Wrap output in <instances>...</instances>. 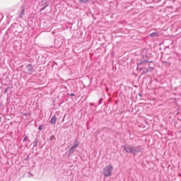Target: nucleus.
<instances>
[{
    "instance_id": "1",
    "label": "nucleus",
    "mask_w": 181,
    "mask_h": 181,
    "mask_svg": "<svg viewBox=\"0 0 181 181\" xmlns=\"http://www.w3.org/2000/svg\"><path fill=\"white\" fill-rule=\"evenodd\" d=\"M122 148H123L126 153H132V155H136L142 151V147H141V146H122Z\"/></svg>"
},
{
    "instance_id": "2",
    "label": "nucleus",
    "mask_w": 181,
    "mask_h": 181,
    "mask_svg": "<svg viewBox=\"0 0 181 181\" xmlns=\"http://www.w3.org/2000/svg\"><path fill=\"white\" fill-rule=\"evenodd\" d=\"M114 167H112L111 165H109L103 168V175H105V177H108L111 176Z\"/></svg>"
},
{
    "instance_id": "3",
    "label": "nucleus",
    "mask_w": 181,
    "mask_h": 181,
    "mask_svg": "<svg viewBox=\"0 0 181 181\" xmlns=\"http://www.w3.org/2000/svg\"><path fill=\"white\" fill-rule=\"evenodd\" d=\"M24 71L26 74H32L33 73H35L36 70L33 68V65L32 64H28L25 66Z\"/></svg>"
},
{
    "instance_id": "4",
    "label": "nucleus",
    "mask_w": 181,
    "mask_h": 181,
    "mask_svg": "<svg viewBox=\"0 0 181 181\" xmlns=\"http://www.w3.org/2000/svg\"><path fill=\"white\" fill-rule=\"evenodd\" d=\"M145 63H149V61L144 60V61H141V62L137 63V70H139L140 71H141V70H144V68L140 67L139 66H141V64H145Z\"/></svg>"
},
{
    "instance_id": "5",
    "label": "nucleus",
    "mask_w": 181,
    "mask_h": 181,
    "mask_svg": "<svg viewBox=\"0 0 181 181\" xmlns=\"http://www.w3.org/2000/svg\"><path fill=\"white\" fill-rule=\"evenodd\" d=\"M25 16V6H22L20 10V13L18 15V18L22 19Z\"/></svg>"
},
{
    "instance_id": "6",
    "label": "nucleus",
    "mask_w": 181,
    "mask_h": 181,
    "mask_svg": "<svg viewBox=\"0 0 181 181\" xmlns=\"http://www.w3.org/2000/svg\"><path fill=\"white\" fill-rule=\"evenodd\" d=\"M57 121V118L56 117V115H54V116L52 117L49 122H50L51 125H54L56 124Z\"/></svg>"
},
{
    "instance_id": "7",
    "label": "nucleus",
    "mask_w": 181,
    "mask_h": 181,
    "mask_svg": "<svg viewBox=\"0 0 181 181\" xmlns=\"http://www.w3.org/2000/svg\"><path fill=\"white\" fill-rule=\"evenodd\" d=\"M76 147H74V146H72V147H71L69 148V151H68V156H70L71 155H73V153H74V151H76Z\"/></svg>"
},
{
    "instance_id": "8",
    "label": "nucleus",
    "mask_w": 181,
    "mask_h": 181,
    "mask_svg": "<svg viewBox=\"0 0 181 181\" xmlns=\"http://www.w3.org/2000/svg\"><path fill=\"white\" fill-rule=\"evenodd\" d=\"M150 37H159V33L155 32V33H151L149 35Z\"/></svg>"
},
{
    "instance_id": "9",
    "label": "nucleus",
    "mask_w": 181,
    "mask_h": 181,
    "mask_svg": "<svg viewBox=\"0 0 181 181\" xmlns=\"http://www.w3.org/2000/svg\"><path fill=\"white\" fill-rule=\"evenodd\" d=\"M37 144H39V138L36 137V138L34 139L33 148H36V146H37Z\"/></svg>"
},
{
    "instance_id": "10",
    "label": "nucleus",
    "mask_w": 181,
    "mask_h": 181,
    "mask_svg": "<svg viewBox=\"0 0 181 181\" xmlns=\"http://www.w3.org/2000/svg\"><path fill=\"white\" fill-rule=\"evenodd\" d=\"M78 144H79L78 140H77V139H75V140H74V145H73L74 148H77L78 147Z\"/></svg>"
},
{
    "instance_id": "11",
    "label": "nucleus",
    "mask_w": 181,
    "mask_h": 181,
    "mask_svg": "<svg viewBox=\"0 0 181 181\" xmlns=\"http://www.w3.org/2000/svg\"><path fill=\"white\" fill-rule=\"evenodd\" d=\"M88 0H79V4H87Z\"/></svg>"
},
{
    "instance_id": "12",
    "label": "nucleus",
    "mask_w": 181,
    "mask_h": 181,
    "mask_svg": "<svg viewBox=\"0 0 181 181\" xmlns=\"http://www.w3.org/2000/svg\"><path fill=\"white\" fill-rule=\"evenodd\" d=\"M42 5H44L45 8H47L49 6V1L44 2Z\"/></svg>"
},
{
    "instance_id": "13",
    "label": "nucleus",
    "mask_w": 181,
    "mask_h": 181,
    "mask_svg": "<svg viewBox=\"0 0 181 181\" xmlns=\"http://www.w3.org/2000/svg\"><path fill=\"white\" fill-rule=\"evenodd\" d=\"M146 73H149V70H147L146 69H144L143 70L142 74H146Z\"/></svg>"
},
{
    "instance_id": "14",
    "label": "nucleus",
    "mask_w": 181,
    "mask_h": 181,
    "mask_svg": "<svg viewBox=\"0 0 181 181\" xmlns=\"http://www.w3.org/2000/svg\"><path fill=\"white\" fill-rule=\"evenodd\" d=\"M153 67H151V66H149L148 69H146L147 70H148V73H149V71H153Z\"/></svg>"
},
{
    "instance_id": "15",
    "label": "nucleus",
    "mask_w": 181,
    "mask_h": 181,
    "mask_svg": "<svg viewBox=\"0 0 181 181\" xmlns=\"http://www.w3.org/2000/svg\"><path fill=\"white\" fill-rule=\"evenodd\" d=\"M41 6H42L41 8H40L41 11H45L46 9V7H45L43 4H42Z\"/></svg>"
},
{
    "instance_id": "16",
    "label": "nucleus",
    "mask_w": 181,
    "mask_h": 181,
    "mask_svg": "<svg viewBox=\"0 0 181 181\" xmlns=\"http://www.w3.org/2000/svg\"><path fill=\"white\" fill-rule=\"evenodd\" d=\"M38 129L39 131H42L43 129V125L40 124L39 127H38Z\"/></svg>"
},
{
    "instance_id": "17",
    "label": "nucleus",
    "mask_w": 181,
    "mask_h": 181,
    "mask_svg": "<svg viewBox=\"0 0 181 181\" xmlns=\"http://www.w3.org/2000/svg\"><path fill=\"white\" fill-rule=\"evenodd\" d=\"M50 141H53V139H56V137H54V135H52L49 138Z\"/></svg>"
},
{
    "instance_id": "18",
    "label": "nucleus",
    "mask_w": 181,
    "mask_h": 181,
    "mask_svg": "<svg viewBox=\"0 0 181 181\" xmlns=\"http://www.w3.org/2000/svg\"><path fill=\"white\" fill-rule=\"evenodd\" d=\"M98 104L99 105H101V104H103V98H100L98 101Z\"/></svg>"
},
{
    "instance_id": "19",
    "label": "nucleus",
    "mask_w": 181,
    "mask_h": 181,
    "mask_svg": "<svg viewBox=\"0 0 181 181\" xmlns=\"http://www.w3.org/2000/svg\"><path fill=\"white\" fill-rule=\"evenodd\" d=\"M28 141V136H25L24 139H23V142H26Z\"/></svg>"
},
{
    "instance_id": "20",
    "label": "nucleus",
    "mask_w": 181,
    "mask_h": 181,
    "mask_svg": "<svg viewBox=\"0 0 181 181\" xmlns=\"http://www.w3.org/2000/svg\"><path fill=\"white\" fill-rule=\"evenodd\" d=\"M68 95H69V97H74V93H68Z\"/></svg>"
},
{
    "instance_id": "21",
    "label": "nucleus",
    "mask_w": 181,
    "mask_h": 181,
    "mask_svg": "<svg viewBox=\"0 0 181 181\" xmlns=\"http://www.w3.org/2000/svg\"><path fill=\"white\" fill-rule=\"evenodd\" d=\"M6 93H8V88H6L4 89V93L6 94Z\"/></svg>"
},
{
    "instance_id": "22",
    "label": "nucleus",
    "mask_w": 181,
    "mask_h": 181,
    "mask_svg": "<svg viewBox=\"0 0 181 181\" xmlns=\"http://www.w3.org/2000/svg\"><path fill=\"white\" fill-rule=\"evenodd\" d=\"M23 115H24L25 117H28V115H29V114H28V113H24Z\"/></svg>"
},
{
    "instance_id": "23",
    "label": "nucleus",
    "mask_w": 181,
    "mask_h": 181,
    "mask_svg": "<svg viewBox=\"0 0 181 181\" xmlns=\"http://www.w3.org/2000/svg\"><path fill=\"white\" fill-rule=\"evenodd\" d=\"M90 105H94V103H90Z\"/></svg>"
},
{
    "instance_id": "24",
    "label": "nucleus",
    "mask_w": 181,
    "mask_h": 181,
    "mask_svg": "<svg viewBox=\"0 0 181 181\" xmlns=\"http://www.w3.org/2000/svg\"><path fill=\"white\" fill-rule=\"evenodd\" d=\"M149 63H153V62H152V61H151Z\"/></svg>"
},
{
    "instance_id": "25",
    "label": "nucleus",
    "mask_w": 181,
    "mask_h": 181,
    "mask_svg": "<svg viewBox=\"0 0 181 181\" xmlns=\"http://www.w3.org/2000/svg\"><path fill=\"white\" fill-rule=\"evenodd\" d=\"M139 95L141 97V93H139Z\"/></svg>"
},
{
    "instance_id": "26",
    "label": "nucleus",
    "mask_w": 181,
    "mask_h": 181,
    "mask_svg": "<svg viewBox=\"0 0 181 181\" xmlns=\"http://www.w3.org/2000/svg\"><path fill=\"white\" fill-rule=\"evenodd\" d=\"M0 107H1V104H0Z\"/></svg>"
}]
</instances>
